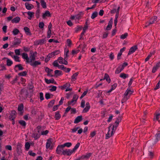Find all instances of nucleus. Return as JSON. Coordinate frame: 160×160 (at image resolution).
Here are the masks:
<instances>
[{"label": "nucleus", "mask_w": 160, "mask_h": 160, "mask_svg": "<svg viewBox=\"0 0 160 160\" xmlns=\"http://www.w3.org/2000/svg\"><path fill=\"white\" fill-rule=\"evenodd\" d=\"M96 134V131H94L91 132L90 134V137L91 138L94 137Z\"/></svg>", "instance_id": "338daca9"}, {"label": "nucleus", "mask_w": 160, "mask_h": 160, "mask_svg": "<svg viewBox=\"0 0 160 160\" xmlns=\"http://www.w3.org/2000/svg\"><path fill=\"white\" fill-rule=\"evenodd\" d=\"M40 14V10L39 9L37 10L36 12V16L37 18H39Z\"/></svg>", "instance_id": "864d4df0"}, {"label": "nucleus", "mask_w": 160, "mask_h": 160, "mask_svg": "<svg viewBox=\"0 0 160 160\" xmlns=\"http://www.w3.org/2000/svg\"><path fill=\"white\" fill-rule=\"evenodd\" d=\"M22 145L20 143H18L17 147V152L19 155H20L22 152Z\"/></svg>", "instance_id": "0eeeda50"}, {"label": "nucleus", "mask_w": 160, "mask_h": 160, "mask_svg": "<svg viewBox=\"0 0 160 160\" xmlns=\"http://www.w3.org/2000/svg\"><path fill=\"white\" fill-rule=\"evenodd\" d=\"M30 143L28 142H27L25 144V148L26 150H28L30 147Z\"/></svg>", "instance_id": "8fccbe9b"}, {"label": "nucleus", "mask_w": 160, "mask_h": 160, "mask_svg": "<svg viewBox=\"0 0 160 160\" xmlns=\"http://www.w3.org/2000/svg\"><path fill=\"white\" fill-rule=\"evenodd\" d=\"M112 18L108 23V25L107 26V27H106V30H110L111 28H112Z\"/></svg>", "instance_id": "f3484780"}, {"label": "nucleus", "mask_w": 160, "mask_h": 160, "mask_svg": "<svg viewBox=\"0 0 160 160\" xmlns=\"http://www.w3.org/2000/svg\"><path fill=\"white\" fill-rule=\"evenodd\" d=\"M73 153L72 150L66 149L62 151V154L64 155L70 156Z\"/></svg>", "instance_id": "39448f33"}, {"label": "nucleus", "mask_w": 160, "mask_h": 160, "mask_svg": "<svg viewBox=\"0 0 160 160\" xmlns=\"http://www.w3.org/2000/svg\"><path fill=\"white\" fill-rule=\"evenodd\" d=\"M60 50H57L55 51L52 52L51 53H50V54L53 57L54 56L59 54L60 53Z\"/></svg>", "instance_id": "a878e982"}, {"label": "nucleus", "mask_w": 160, "mask_h": 160, "mask_svg": "<svg viewBox=\"0 0 160 160\" xmlns=\"http://www.w3.org/2000/svg\"><path fill=\"white\" fill-rule=\"evenodd\" d=\"M55 74L57 76H60L62 75V71L58 70H56L54 71Z\"/></svg>", "instance_id": "09e8293b"}, {"label": "nucleus", "mask_w": 160, "mask_h": 160, "mask_svg": "<svg viewBox=\"0 0 160 160\" xmlns=\"http://www.w3.org/2000/svg\"><path fill=\"white\" fill-rule=\"evenodd\" d=\"M91 155V153H87L86 155H83L77 158L75 160H84L85 159H88L90 157Z\"/></svg>", "instance_id": "f257e3e1"}, {"label": "nucleus", "mask_w": 160, "mask_h": 160, "mask_svg": "<svg viewBox=\"0 0 160 160\" xmlns=\"http://www.w3.org/2000/svg\"><path fill=\"white\" fill-rule=\"evenodd\" d=\"M12 57L13 58L15 61L19 62H20V60H19V57L14 55L13 56H12Z\"/></svg>", "instance_id": "3c124183"}, {"label": "nucleus", "mask_w": 160, "mask_h": 160, "mask_svg": "<svg viewBox=\"0 0 160 160\" xmlns=\"http://www.w3.org/2000/svg\"><path fill=\"white\" fill-rule=\"evenodd\" d=\"M28 153L30 155L33 157H34L36 155V154L35 153L33 152L32 151H30L28 152Z\"/></svg>", "instance_id": "680f3d73"}, {"label": "nucleus", "mask_w": 160, "mask_h": 160, "mask_svg": "<svg viewBox=\"0 0 160 160\" xmlns=\"http://www.w3.org/2000/svg\"><path fill=\"white\" fill-rule=\"evenodd\" d=\"M40 3L42 6L43 8H46V3L44 0H41Z\"/></svg>", "instance_id": "f704fd0d"}, {"label": "nucleus", "mask_w": 160, "mask_h": 160, "mask_svg": "<svg viewBox=\"0 0 160 160\" xmlns=\"http://www.w3.org/2000/svg\"><path fill=\"white\" fill-rule=\"evenodd\" d=\"M133 92V91H131L130 88H128L124 93L125 94H127V95H129L130 97Z\"/></svg>", "instance_id": "cd10ccee"}, {"label": "nucleus", "mask_w": 160, "mask_h": 160, "mask_svg": "<svg viewBox=\"0 0 160 160\" xmlns=\"http://www.w3.org/2000/svg\"><path fill=\"white\" fill-rule=\"evenodd\" d=\"M27 14L29 16V17H28V18L29 20H31L32 18L34 16V13L29 11L27 12Z\"/></svg>", "instance_id": "c756f323"}, {"label": "nucleus", "mask_w": 160, "mask_h": 160, "mask_svg": "<svg viewBox=\"0 0 160 160\" xmlns=\"http://www.w3.org/2000/svg\"><path fill=\"white\" fill-rule=\"evenodd\" d=\"M27 72L26 71H23L22 72H20L18 73V75L20 76H26L27 74Z\"/></svg>", "instance_id": "49530a36"}, {"label": "nucleus", "mask_w": 160, "mask_h": 160, "mask_svg": "<svg viewBox=\"0 0 160 160\" xmlns=\"http://www.w3.org/2000/svg\"><path fill=\"white\" fill-rule=\"evenodd\" d=\"M160 87V80L158 82V83L157 84V85L156 86V87L154 88V89H155V90L157 89H158Z\"/></svg>", "instance_id": "774afa93"}, {"label": "nucleus", "mask_w": 160, "mask_h": 160, "mask_svg": "<svg viewBox=\"0 0 160 160\" xmlns=\"http://www.w3.org/2000/svg\"><path fill=\"white\" fill-rule=\"evenodd\" d=\"M97 15L98 12H94L92 13L91 18L92 19H93L97 17Z\"/></svg>", "instance_id": "de8ad7c7"}, {"label": "nucleus", "mask_w": 160, "mask_h": 160, "mask_svg": "<svg viewBox=\"0 0 160 160\" xmlns=\"http://www.w3.org/2000/svg\"><path fill=\"white\" fill-rule=\"evenodd\" d=\"M64 147L62 145H59L57 147L56 152L57 154H62V152L63 150H64L63 149Z\"/></svg>", "instance_id": "20e7f679"}, {"label": "nucleus", "mask_w": 160, "mask_h": 160, "mask_svg": "<svg viewBox=\"0 0 160 160\" xmlns=\"http://www.w3.org/2000/svg\"><path fill=\"white\" fill-rule=\"evenodd\" d=\"M78 98V96L76 95H74L73 96L72 99L70 101H68V105H73L74 104H72V103L75 102V103L76 102Z\"/></svg>", "instance_id": "1a4fd4ad"}, {"label": "nucleus", "mask_w": 160, "mask_h": 160, "mask_svg": "<svg viewBox=\"0 0 160 160\" xmlns=\"http://www.w3.org/2000/svg\"><path fill=\"white\" fill-rule=\"evenodd\" d=\"M12 32V34L14 35H16L19 32V31L17 28H14Z\"/></svg>", "instance_id": "ea45409f"}, {"label": "nucleus", "mask_w": 160, "mask_h": 160, "mask_svg": "<svg viewBox=\"0 0 160 160\" xmlns=\"http://www.w3.org/2000/svg\"><path fill=\"white\" fill-rule=\"evenodd\" d=\"M21 42L20 39L18 38H14V41L13 42V45L14 46L19 44Z\"/></svg>", "instance_id": "393cba45"}, {"label": "nucleus", "mask_w": 160, "mask_h": 160, "mask_svg": "<svg viewBox=\"0 0 160 160\" xmlns=\"http://www.w3.org/2000/svg\"><path fill=\"white\" fill-rule=\"evenodd\" d=\"M138 49V47L137 45H135L129 49L128 53V55H130L135 52Z\"/></svg>", "instance_id": "f8f14e48"}, {"label": "nucleus", "mask_w": 160, "mask_h": 160, "mask_svg": "<svg viewBox=\"0 0 160 160\" xmlns=\"http://www.w3.org/2000/svg\"><path fill=\"white\" fill-rule=\"evenodd\" d=\"M78 74V72H76L74 73L72 76V79L73 80H76V77H77Z\"/></svg>", "instance_id": "052dcab7"}, {"label": "nucleus", "mask_w": 160, "mask_h": 160, "mask_svg": "<svg viewBox=\"0 0 160 160\" xmlns=\"http://www.w3.org/2000/svg\"><path fill=\"white\" fill-rule=\"evenodd\" d=\"M67 60H65V59L62 57H59L58 58V62L60 64H62L65 65H67L68 64V62L67 61Z\"/></svg>", "instance_id": "6e6552de"}, {"label": "nucleus", "mask_w": 160, "mask_h": 160, "mask_svg": "<svg viewBox=\"0 0 160 160\" xmlns=\"http://www.w3.org/2000/svg\"><path fill=\"white\" fill-rule=\"evenodd\" d=\"M157 17L156 16H154L153 18H151L149 22H147L146 23L145 27H147L149 25L155 23L157 22Z\"/></svg>", "instance_id": "7ed1b4c3"}, {"label": "nucleus", "mask_w": 160, "mask_h": 160, "mask_svg": "<svg viewBox=\"0 0 160 160\" xmlns=\"http://www.w3.org/2000/svg\"><path fill=\"white\" fill-rule=\"evenodd\" d=\"M50 87H51V88L49 90L51 92H53L55 91L57 89V87L55 86H51Z\"/></svg>", "instance_id": "5fc2aeb1"}, {"label": "nucleus", "mask_w": 160, "mask_h": 160, "mask_svg": "<svg viewBox=\"0 0 160 160\" xmlns=\"http://www.w3.org/2000/svg\"><path fill=\"white\" fill-rule=\"evenodd\" d=\"M18 111L20 112L19 114L20 115H22L23 114V105L22 104H21L18 105Z\"/></svg>", "instance_id": "ddd939ff"}, {"label": "nucleus", "mask_w": 160, "mask_h": 160, "mask_svg": "<svg viewBox=\"0 0 160 160\" xmlns=\"http://www.w3.org/2000/svg\"><path fill=\"white\" fill-rule=\"evenodd\" d=\"M128 36V33H125L124 34H122L120 36V38L122 39H124L127 38Z\"/></svg>", "instance_id": "603ef678"}, {"label": "nucleus", "mask_w": 160, "mask_h": 160, "mask_svg": "<svg viewBox=\"0 0 160 160\" xmlns=\"http://www.w3.org/2000/svg\"><path fill=\"white\" fill-rule=\"evenodd\" d=\"M52 142L51 141V139L49 138L47 140V142H46V147L47 149L50 148V149H52V148H50V146Z\"/></svg>", "instance_id": "a211bd4d"}, {"label": "nucleus", "mask_w": 160, "mask_h": 160, "mask_svg": "<svg viewBox=\"0 0 160 160\" xmlns=\"http://www.w3.org/2000/svg\"><path fill=\"white\" fill-rule=\"evenodd\" d=\"M128 74H125L124 73H121L120 75V77L123 79L126 78L128 77Z\"/></svg>", "instance_id": "c03bdc74"}, {"label": "nucleus", "mask_w": 160, "mask_h": 160, "mask_svg": "<svg viewBox=\"0 0 160 160\" xmlns=\"http://www.w3.org/2000/svg\"><path fill=\"white\" fill-rule=\"evenodd\" d=\"M45 71L48 73H51L53 71L52 70L50 69L49 68L46 67L45 68Z\"/></svg>", "instance_id": "6e6d98bb"}, {"label": "nucleus", "mask_w": 160, "mask_h": 160, "mask_svg": "<svg viewBox=\"0 0 160 160\" xmlns=\"http://www.w3.org/2000/svg\"><path fill=\"white\" fill-rule=\"evenodd\" d=\"M28 95V91L23 89L21 90V94L19 96L20 97H22V99H24L27 98Z\"/></svg>", "instance_id": "f03ea898"}, {"label": "nucleus", "mask_w": 160, "mask_h": 160, "mask_svg": "<svg viewBox=\"0 0 160 160\" xmlns=\"http://www.w3.org/2000/svg\"><path fill=\"white\" fill-rule=\"evenodd\" d=\"M46 82L47 84H50V83H54V80L53 78H52L51 79L48 80L47 78H45V79Z\"/></svg>", "instance_id": "c85d7f7f"}, {"label": "nucleus", "mask_w": 160, "mask_h": 160, "mask_svg": "<svg viewBox=\"0 0 160 160\" xmlns=\"http://www.w3.org/2000/svg\"><path fill=\"white\" fill-rule=\"evenodd\" d=\"M18 68L19 70H22L24 69V68L22 66L21 64H19L15 66L14 69L16 70V72H17V71L15 70V68Z\"/></svg>", "instance_id": "473e14b6"}, {"label": "nucleus", "mask_w": 160, "mask_h": 160, "mask_svg": "<svg viewBox=\"0 0 160 160\" xmlns=\"http://www.w3.org/2000/svg\"><path fill=\"white\" fill-rule=\"evenodd\" d=\"M156 139L155 141L157 142L159 140H160V132L158 131L155 135Z\"/></svg>", "instance_id": "e433bc0d"}, {"label": "nucleus", "mask_w": 160, "mask_h": 160, "mask_svg": "<svg viewBox=\"0 0 160 160\" xmlns=\"http://www.w3.org/2000/svg\"><path fill=\"white\" fill-rule=\"evenodd\" d=\"M71 86L69 83H66L61 87L62 89L63 90L66 89L67 88H69Z\"/></svg>", "instance_id": "7c9ffc66"}, {"label": "nucleus", "mask_w": 160, "mask_h": 160, "mask_svg": "<svg viewBox=\"0 0 160 160\" xmlns=\"http://www.w3.org/2000/svg\"><path fill=\"white\" fill-rule=\"evenodd\" d=\"M44 24L42 22H40L38 24V27L41 29L43 28L44 27Z\"/></svg>", "instance_id": "bf43d9fd"}, {"label": "nucleus", "mask_w": 160, "mask_h": 160, "mask_svg": "<svg viewBox=\"0 0 160 160\" xmlns=\"http://www.w3.org/2000/svg\"><path fill=\"white\" fill-rule=\"evenodd\" d=\"M20 18L19 17H17L12 20V23H18L19 22L20 20Z\"/></svg>", "instance_id": "5701e85b"}, {"label": "nucleus", "mask_w": 160, "mask_h": 160, "mask_svg": "<svg viewBox=\"0 0 160 160\" xmlns=\"http://www.w3.org/2000/svg\"><path fill=\"white\" fill-rule=\"evenodd\" d=\"M51 34V30H48L47 32V37L49 38H50Z\"/></svg>", "instance_id": "e2e57ef3"}, {"label": "nucleus", "mask_w": 160, "mask_h": 160, "mask_svg": "<svg viewBox=\"0 0 160 160\" xmlns=\"http://www.w3.org/2000/svg\"><path fill=\"white\" fill-rule=\"evenodd\" d=\"M30 65L33 68H36L37 66L40 65L41 62L38 61H33L32 62H29Z\"/></svg>", "instance_id": "423d86ee"}, {"label": "nucleus", "mask_w": 160, "mask_h": 160, "mask_svg": "<svg viewBox=\"0 0 160 160\" xmlns=\"http://www.w3.org/2000/svg\"><path fill=\"white\" fill-rule=\"evenodd\" d=\"M24 30L27 35H31L32 33L30 31L29 28H28L27 27H25L24 28Z\"/></svg>", "instance_id": "6ab92c4d"}, {"label": "nucleus", "mask_w": 160, "mask_h": 160, "mask_svg": "<svg viewBox=\"0 0 160 160\" xmlns=\"http://www.w3.org/2000/svg\"><path fill=\"white\" fill-rule=\"evenodd\" d=\"M41 135L40 133L35 131V132L32 134V137L34 138L35 140H37L38 139Z\"/></svg>", "instance_id": "9b49d317"}, {"label": "nucleus", "mask_w": 160, "mask_h": 160, "mask_svg": "<svg viewBox=\"0 0 160 160\" xmlns=\"http://www.w3.org/2000/svg\"><path fill=\"white\" fill-rule=\"evenodd\" d=\"M47 17H51V14H50V12L48 10L46 11L45 13H43L42 15V18L43 19Z\"/></svg>", "instance_id": "412c9836"}, {"label": "nucleus", "mask_w": 160, "mask_h": 160, "mask_svg": "<svg viewBox=\"0 0 160 160\" xmlns=\"http://www.w3.org/2000/svg\"><path fill=\"white\" fill-rule=\"evenodd\" d=\"M61 118V115L59 114V112H56V113L55 116V118L56 120H59Z\"/></svg>", "instance_id": "c9c22d12"}, {"label": "nucleus", "mask_w": 160, "mask_h": 160, "mask_svg": "<svg viewBox=\"0 0 160 160\" xmlns=\"http://www.w3.org/2000/svg\"><path fill=\"white\" fill-rule=\"evenodd\" d=\"M55 100H51L49 103L48 104V106L49 107H52L54 103Z\"/></svg>", "instance_id": "0e129e2a"}, {"label": "nucleus", "mask_w": 160, "mask_h": 160, "mask_svg": "<svg viewBox=\"0 0 160 160\" xmlns=\"http://www.w3.org/2000/svg\"><path fill=\"white\" fill-rule=\"evenodd\" d=\"M123 69V66H120L118 67L115 71V73L116 74L119 73Z\"/></svg>", "instance_id": "b1692460"}, {"label": "nucleus", "mask_w": 160, "mask_h": 160, "mask_svg": "<svg viewBox=\"0 0 160 160\" xmlns=\"http://www.w3.org/2000/svg\"><path fill=\"white\" fill-rule=\"evenodd\" d=\"M35 57L36 56L34 55V54H31V56H30V59H29V62H31L33 61H34L36 59Z\"/></svg>", "instance_id": "58836bf2"}, {"label": "nucleus", "mask_w": 160, "mask_h": 160, "mask_svg": "<svg viewBox=\"0 0 160 160\" xmlns=\"http://www.w3.org/2000/svg\"><path fill=\"white\" fill-rule=\"evenodd\" d=\"M69 52V50L68 49H65L64 53V58L65 60L68 59V53Z\"/></svg>", "instance_id": "2f4dec72"}, {"label": "nucleus", "mask_w": 160, "mask_h": 160, "mask_svg": "<svg viewBox=\"0 0 160 160\" xmlns=\"http://www.w3.org/2000/svg\"><path fill=\"white\" fill-rule=\"evenodd\" d=\"M90 108V106L89 103L88 102L86 103V107L83 109L82 112L84 113L87 112L89 110Z\"/></svg>", "instance_id": "4468645a"}, {"label": "nucleus", "mask_w": 160, "mask_h": 160, "mask_svg": "<svg viewBox=\"0 0 160 160\" xmlns=\"http://www.w3.org/2000/svg\"><path fill=\"white\" fill-rule=\"evenodd\" d=\"M19 123L22 126L25 127L26 124L25 122L23 120H21L19 121Z\"/></svg>", "instance_id": "37998d69"}, {"label": "nucleus", "mask_w": 160, "mask_h": 160, "mask_svg": "<svg viewBox=\"0 0 160 160\" xmlns=\"http://www.w3.org/2000/svg\"><path fill=\"white\" fill-rule=\"evenodd\" d=\"M22 58L26 60V63H29V58L27 53H23L22 54Z\"/></svg>", "instance_id": "2eb2a0df"}, {"label": "nucleus", "mask_w": 160, "mask_h": 160, "mask_svg": "<svg viewBox=\"0 0 160 160\" xmlns=\"http://www.w3.org/2000/svg\"><path fill=\"white\" fill-rule=\"evenodd\" d=\"M62 145L63 146L64 148L65 147L69 148L72 146V144L71 142H68L65 143Z\"/></svg>", "instance_id": "a18cd8bd"}, {"label": "nucleus", "mask_w": 160, "mask_h": 160, "mask_svg": "<svg viewBox=\"0 0 160 160\" xmlns=\"http://www.w3.org/2000/svg\"><path fill=\"white\" fill-rule=\"evenodd\" d=\"M79 128V127H77L74 128H73L71 129V130H72V132L73 133L76 132L77 130Z\"/></svg>", "instance_id": "69168bd1"}, {"label": "nucleus", "mask_w": 160, "mask_h": 160, "mask_svg": "<svg viewBox=\"0 0 160 160\" xmlns=\"http://www.w3.org/2000/svg\"><path fill=\"white\" fill-rule=\"evenodd\" d=\"M111 126H109L108 127V131L107 134L106 135V137L105 138L106 139H108V138H110L111 136L112 135H111V133L110 134V128H111Z\"/></svg>", "instance_id": "72a5a7b5"}, {"label": "nucleus", "mask_w": 160, "mask_h": 160, "mask_svg": "<svg viewBox=\"0 0 160 160\" xmlns=\"http://www.w3.org/2000/svg\"><path fill=\"white\" fill-rule=\"evenodd\" d=\"M130 97L129 95H127V94H125V93H124L123 97L121 101L122 103H123L125 102Z\"/></svg>", "instance_id": "aec40b11"}, {"label": "nucleus", "mask_w": 160, "mask_h": 160, "mask_svg": "<svg viewBox=\"0 0 160 160\" xmlns=\"http://www.w3.org/2000/svg\"><path fill=\"white\" fill-rule=\"evenodd\" d=\"M26 8L28 10H30L34 8V6L28 2H26L25 4Z\"/></svg>", "instance_id": "dca6fc26"}, {"label": "nucleus", "mask_w": 160, "mask_h": 160, "mask_svg": "<svg viewBox=\"0 0 160 160\" xmlns=\"http://www.w3.org/2000/svg\"><path fill=\"white\" fill-rule=\"evenodd\" d=\"M17 113L15 110H12L11 111L10 115L9 117V119L12 120L14 121V119L16 117Z\"/></svg>", "instance_id": "9d476101"}, {"label": "nucleus", "mask_w": 160, "mask_h": 160, "mask_svg": "<svg viewBox=\"0 0 160 160\" xmlns=\"http://www.w3.org/2000/svg\"><path fill=\"white\" fill-rule=\"evenodd\" d=\"M7 59V65L8 66H10L12 64V62L10 59L8 58H6Z\"/></svg>", "instance_id": "4c0bfd02"}, {"label": "nucleus", "mask_w": 160, "mask_h": 160, "mask_svg": "<svg viewBox=\"0 0 160 160\" xmlns=\"http://www.w3.org/2000/svg\"><path fill=\"white\" fill-rule=\"evenodd\" d=\"M82 120V115L79 116L75 118L74 122L75 123H77L81 121Z\"/></svg>", "instance_id": "4be33fe9"}, {"label": "nucleus", "mask_w": 160, "mask_h": 160, "mask_svg": "<svg viewBox=\"0 0 160 160\" xmlns=\"http://www.w3.org/2000/svg\"><path fill=\"white\" fill-rule=\"evenodd\" d=\"M52 57L51 54L49 53L47 56L45 60V62H47L50 59V58Z\"/></svg>", "instance_id": "79ce46f5"}, {"label": "nucleus", "mask_w": 160, "mask_h": 160, "mask_svg": "<svg viewBox=\"0 0 160 160\" xmlns=\"http://www.w3.org/2000/svg\"><path fill=\"white\" fill-rule=\"evenodd\" d=\"M117 127L115 126L114 125L113 126L112 128V131H111V135H113Z\"/></svg>", "instance_id": "4d7b16f0"}, {"label": "nucleus", "mask_w": 160, "mask_h": 160, "mask_svg": "<svg viewBox=\"0 0 160 160\" xmlns=\"http://www.w3.org/2000/svg\"><path fill=\"white\" fill-rule=\"evenodd\" d=\"M41 127L40 126H38L35 129V131L40 133V131L41 130Z\"/></svg>", "instance_id": "13d9d810"}, {"label": "nucleus", "mask_w": 160, "mask_h": 160, "mask_svg": "<svg viewBox=\"0 0 160 160\" xmlns=\"http://www.w3.org/2000/svg\"><path fill=\"white\" fill-rule=\"evenodd\" d=\"M104 79H106L108 83H110V82L111 79L108 75L107 73H105L104 74Z\"/></svg>", "instance_id": "bb28decb"}, {"label": "nucleus", "mask_w": 160, "mask_h": 160, "mask_svg": "<svg viewBox=\"0 0 160 160\" xmlns=\"http://www.w3.org/2000/svg\"><path fill=\"white\" fill-rule=\"evenodd\" d=\"M80 145V143L79 142H78L76 144L75 146L74 147V148L72 150L73 152L74 153L75 152V151L78 148Z\"/></svg>", "instance_id": "a19ab883"}]
</instances>
